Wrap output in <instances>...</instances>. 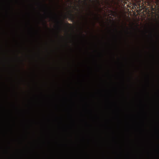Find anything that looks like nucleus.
<instances>
[{
    "instance_id": "nucleus-1",
    "label": "nucleus",
    "mask_w": 159,
    "mask_h": 159,
    "mask_svg": "<svg viewBox=\"0 0 159 159\" xmlns=\"http://www.w3.org/2000/svg\"><path fill=\"white\" fill-rule=\"evenodd\" d=\"M140 30L137 27V31L135 34V43H136V62L138 63H140V58L142 57L141 53L142 51L140 49V45L141 44V42L139 36L138 34V32H140Z\"/></svg>"
},
{
    "instance_id": "nucleus-2",
    "label": "nucleus",
    "mask_w": 159,
    "mask_h": 159,
    "mask_svg": "<svg viewBox=\"0 0 159 159\" xmlns=\"http://www.w3.org/2000/svg\"><path fill=\"white\" fill-rule=\"evenodd\" d=\"M136 2V4H135L134 8L140 9H147V6H152V4L154 2V1H135Z\"/></svg>"
},
{
    "instance_id": "nucleus-3",
    "label": "nucleus",
    "mask_w": 159,
    "mask_h": 159,
    "mask_svg": "<svg viewBox=\"0 0 159 159\" xmlns=\"http://www.w3.org/2000/svg\"><path fill=\"white\" fill-rule=\"evenodd\" d=\"M79 1V2H80V1ZM98 1V3H99L100 2H99V1ZM112 1V2H111L112 3H113L114 2V1ZM119 1L118 2V3H120V1H121V2H124V1H123V0H122V1Z\"/></svg>"
},
{
    "instance_id": "nucleus-4",
    "label": "nucleus",
    "mask_w": 159,
    "mask_h": 159,
    "mask_svg": "<svg viewBox=\"0 0 159 159\" xmlns=\"http://www.w3.org/2000/svg\"><path fill=\"white\" fill-rule=\"evenodd\" d=\"M115 30L116 31L117 33L119 34H121V31H118V30L116 29V28H115Z\"/></svg>"
},
{
    "instance_id": "nucleus-5",
    "label": "nucleus",
    "mask_w": 159,
    "mask_h": 159,
    "mask_svg": "<svg viewBox=\"0 0 159 159\" xmlns=\"http://www.w3.org/2000/svg\"><path fill=\"white\" fill-rule=\"evenodd\" d=\"M57 27H58V28L59 29H60V28L59 26L58 25L60 23V22L58 21L57 20Z\"/></svg>"
},
{
    "instance_id": "nucleus-6",
    "label": "nucleus",
    "mask_w": 159,
    "mask_h": 159,
    "mask_svg": "<svg viewBox=\"0 0 159 159\" xmlns=\"http://www.w3.org/2000/svg\"><path fill=\"white\" fill-rule=\"evenodd\" d=\"M114 36H115V40H116V41L117 38V37H118L117 35L115 34L114 35Z\"/></svg>"
},
{
    "instance_id": "nucleus-7",
    "label": "nucleus",
    "mask_w": 159,
    "mask_h": 159,
    "mask_svg": "<svg viewBox=\"0 0 159 159\" xmlns=\"http://www.w3.org/2000/svg\"><path fill=\"white\" fill-rule=\"evenodd\" d=\"M44 25H45V26L46 27V28L48 29V28L47 25V24H46V22L45 21V20H44Z\"/></svg>"
},
{
    "instance_id": "nucleus-8",
    "label": "nucleus",
    "mask_w": 159,
    "mask_h": 159,
    "mask_svg": "<svg viewBox=\"0 0 159 159\" xmlns=\"http://www.w3.org/2000/svg\"><path fill=\"white\" fill-rule=\"evenodd\" d=\"M139 67L137 66L136 67V69L137 70H139Z\"/></svg>"
},
{
    "instance_id": "nucleus-9",
    "label": "nucleus",
    "mask_w": 159,
    "mask_h": 159,
    "mask_svg": "<svg viewBox=\"0 0 159 159\" xmlns=\"http://www.w3.org/2000/svg\"><path fill=\"white\" fill-rule=\"evenodd\" d=\"M129 4H130V7H131V6H130V5L131 6L132 5L131 4H132V3H131V2H130Z\"/></svg>"
},
{
    "instance_id": "nucleus-10",
    "label": "nucleus",
    "mask_w": 159,
    "mask_h": 159,
    "mask_svg": "<svg viewBox=\"0 0 159 159\" xmlns=\"http://www.w3.org/2000/svg\"><path fill=\"white\" fill-rule=\"evenodd\" d=\"M129 13H130V16H131V15H132V13H131V11H130Z\"/></svg>"
},
{
    "instance_id": "nucleus-11",
    "label": "nucleus",
    "mask_w": 159,
    "mask_h": 159,
    "mask_svg": "<svg viewBox=\"0 0 159 159\" xmlns=\"http://www.w3.org/2000/svg\"><path fill=\"white\" fill-rule=\"evenodd\" d=\"M137 96H139V93H137Z\"/></svg>"
},
{
    "instance_id": "nucleus-12",
    "label": "nucleus",
    "mask_w": 159,
    "mask_h": 159,
    "mask_svg": "<svg viewBox=\"0 0 159 159\" xmlns=\"http://www.w3.org/2000/svg\"><path fill=\"white\" fill-rule=\"evenodd\" d=\"M67 24H68V25H71V24H69V23H68Z\"/></svg>"
},
{
    "instance_id": "nucleus-13",
    "label": "nucleus",
    "mask_w": 159,
    "mask_h": 159,
    "mask_svg": "<svg viewBox=\"0 0 159 159\" xmlns=\"http://www.w3.org/2000/svg\"><path fill=\"white\" fill-rule=\"evenodd\" d=\"M137 80L138 81H139V79H137Z\"/></svg>"
},
{
    "instance_id": "nucleus-14",
    "label": "nucleus",
    "mask_w": 159,
    "mask_h": 159,
    "mask_svg": "<svg viewBox=\"0 0 159 159\" xmlns=\"http://www.w3.org/2000/svg\"><path fill=\"white\" fill-rule=\"evenodd\" d=\"M140 103H141V99H140Z\"/></svg>"
},
{
    "instance_id": "nucleus-15",
    "label": "nucleus",
    "mask_w": 159,
    "mask_h": 159,
    "mask_svg": "<svg viewBox=\"0 0 159 159\" xmlns=\"http://www.w3.org/2000/svg\"><path fill=\"white\" fill-rule=\"evenodd\" d=\"M128 16H129V13H128Z\"/></svg>"
},
{
    "instance_id": "nucleus-16",
    "label": "nucleus",
    "mask_w": 159,
    "mask_h": 159,
    "mask_svg": "<svg viewBox=\"0 0 159 159\" xmlns=\"http://www.w3.org/2000/svg\"><path fill=\"white\" fill-rule=\"evenodd\" d=\"M127 6H128V7H129V5L128 4V5Z\"/></svg>"
},
{
    "instance_id": "nucleus-17",
    "label": "nucleus",
    "mask_w": 159,
    "mask_h": 159,
    "mask_svg": "<svg viewBox=\"0 0 159 159\" xmlns=\"http://www.w3.org/2000/svg\"><path fill=\"white\" fill-rule=\"evenodd\" d=\"M129 9H128V11H129Z\"/></svg>"
},
{
    "instance_id": "nucleus-18",
    "label": "nucleus",
    "mask_w": 159,
    "mask_h": 159,
    "mask_svg": "<svg viewBox=\"0 0 159 159\" xmlns=\"http://www.w3.org/2000/svg\"><path fill=\"white\" fill-rule=\"evenodd\" d=\"M151 37L152 38V36L151 35Z\"/></svg>"
},
{
    "instance_id": "nucleus-19",
    "label": "nucleus",
    "mask_w": 159,
    "mask_h": 159,
    "mask_svg": "<svg viewBox=\"0 0 159 159\" xmlns=\"http://www.w3.org/2000/svg\"><path fill=\"white\" fill-rule=\"evenodd\" d=\"M137 159H139V158H137Z\"/></svg>"
}]
</instances>
